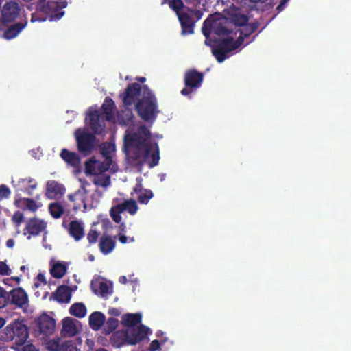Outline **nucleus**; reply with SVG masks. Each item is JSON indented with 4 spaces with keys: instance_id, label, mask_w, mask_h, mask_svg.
<instances>
[{
    "instance_id": "nucleus-11",
    "label": "nucleus",
    "mask_w": 351,
    "mask_h": 351,
    "mask_svg": "<svg viewBox=\"0 0 351 351\" xmlns=\"http://www.w3.org/2000/svg\"><path fill=\"white\" fill-rule=\"evenodd\" d=\"M39 7L45 13L50 16V21H56L64 15V12L58 9L65 7V2L49 0L46 4L40 2Z\"/></svg>"
},
{
    "instance_id": "nucleus-21",
    "label": "nucleus",
    "mask_w": 351,
    "mask_h": 351,
    "mask_svg": "<svg viewBox=\"0 0 351 351\" xmlns=\"http://www.w3.org/2000/svg\"><path fill=\"white\" fill-rule=\"evenodd\" d=\"M91 289L95 293L103 297L108 295L112 292L111 285L100 278H94L92 280Z\"/></svg>"
},
{
    "instance_id": "nucleus-35",
    "label": "nucleus",
    "mask_w": 351,
    "mask_h": 351,
    "mask_svg": "<svg viewBox=\"0 0 351 351\" xmlns=\"http://www.w3.org/2000/svg\"><path fill=\"white\" fill-rule=\"evenodd\" d=\"M51 215L54 218H59L63 213L62 207L58 203H52L49 206Z\"/></svg>"
},
{
    "instance_id": "nucleus-20",
    "label": "nucleus",
    "mask_w": 351,
    "mask_h": 351,
    "mask_svg": "<svg viewBox=\"0 0 351 351\" xmlns=\"http://www.w3.org/2000/svg\"><path fill=\"white\" fill-rule=\"evenodd\" d=\"M202 82V76L201 74L195 71H188L185 75V84L186 88H184L181 93L183 95H187L190 91L189 88H197L199 87Z\"/></svg>"
},
{
    "instance_id": "nucleus-53",
    "label": "nucleus",
    "mask_w": 351,
    "mask_h": 351,
    "mask_svg": "<svg viewBox=\"0 0 351 351\" xmlns=\"http://www.w3.org/2000/svg\"><path fill=\"white\" fill-rule=\"evenodd\" d=\"M283 6H284V4H283V3H281L280 5H279L278 6V8H277L280 11V10H282L283 9Z\"/></svg>"
},
{
    "instance_id": "nucleus-42",
    "label": "nucleus",
    "mask_w": 351,
    "mask_h": 351,
    "mask_svg": "<svg viewBox=\"0 0 351 351\" xmlns=\"http://www.w3.org/2000/svg\"><path fill=\"white\" fill-rule=\"evenodd\" d=\"M19 277L7 278L3 280V283L9 287H14L19 284Z\"/></svg>"
},
{
    "instance_id": "nucleus-55",
    "label": "nucleus",
    "mask_w": 351,
    "mask_h": 351,
    "mask_svg": "<svg viewBox=\"0 0 351 351\" xmlns=\"http://www.w3.org/2000/svg\"><path fill=\"white\" fill-rule=\"evenodd\" d=\"M118 121L120 123H125L126 122L125 121H123V120H121V119H118Z\"/></svg>"
},
{
    "instance_id": "nucleus-18",
    "label": "nucleus",
    "mask_w": 351,
    "mask_h": 351,
    "mask_svg": "<svg viewBox=\"0 0 351 351\" xmlns=\"http://www.w3.org/2000/svg\"><path fill=\"white\" fill-rule=\"evenodd\" d=\"M11 302L16 306L27 311L28 306V296L22 288L14 289L10 292Z\"/></svg>"
},
{
    "instance_id": "nucleus-59",
    "label": "nucleus",
    "mask_w": 351,
    "mask_h": 351,
    "mask_svg": "<svg viewBox=\"0 0 351 351\" xmlns=\"http://www.w3.org/2000/svg\"><path fill=\"white\" fill-rule=\"evenodd\" d=\"M145 80V79L144 77H142V78H141V81H142V82H144Z\"/></svg>"
},
{
    "instance_id": "nucleus-50",
    "label": "nucleus",
    "mask_w": 351,
    "mask_h": 351,
    "mask_svg": "<svg viewBox=\"0 0 351 351\" xmlns=\"http://www.w3.org/2000/svg\"><path fill=\"white\" fill-rule=\"evenodd\" d=\"M109 313L112 315L118 316L120 315V311L116 308H111L109 310Z\"/></svg>"
},
{
    "instance_id": "nucleus-4",
    "label": "nucleus",
    "mask_w": 351,
    "mask_h": 351,
    "mask_svg": "<svg viewBox=\"0 0 351 351\" xmlns=\"http://www.w3.org/2000/svg\"><path fill=\"white\" fill-rule=\"evenodd\" d=\"M142 316L140 313H127L122 316L121 322L127 327L125 330L114 333L111 338L116 347L123 345H136L144 339L150 332L149 328L140 324Z\"/></svg>"
},
{
    "instance_id": "nucleus-29",
    "label": "nucleus",
    "mask_w": 351,
    "mask_h": 351,
    "mask_svg": "<svg viewBox=\"0 0 351 351\" xmlns=\"http://www.w3.org/2000/svg\"><path fill=\"white\" fill-rule=\"evenodd\" d=\"M26 23L21 24L18 23L10 27L7 29L5 28L4 30H3L4 32L3 37L7 40H10L15 38L21 32V31L26 26Z\"/></svg>"
},
{
    "instance_id": "nucleus-12",
    "label": "nucleus",
    "mask_w": 351,
    "mask_h": 351,
    "mask_svg": "<svg viewBox=\"0 0 351 351\" xmlns=\"http://www.w3.org/2000/svg\"><path fill=\"white\" fill-rule=\"evenodd\" d=\"M138 210V206L134 200L128 199L121 204L113 206L110 210V215L116 223L121 220L120 214L123 211H128L130 215H134Z\"/></svg>"
},
{
    "instance_id": "nucleus-32",
    "label": "nucleus",
    "mask_w": 351,
    "mask_h": 351,
    "mask_svg": "<svg viewBox=\"0 0 351 351\" xmlns=\"http://www.w3.org/2000/svg\"><path fill=\"white\" fill-rule=\"evenodd\" d=\"M60 155L62 159L71 166L77 167L80 164V158L75 153L64 149Z\"/></svg>"
},
{
    "instance_id": "nucleus-26",
    "label": "nucleus",
    "mask_w": 351,
    "mask_h": 351,
    "mask_svg": "<svg viewBox=\"0 0 351 351\" xmlns=\"http://www.w3.org/2000/svg\"><path fill=\"white\" fill-rule=\"evenodd\" d=\"M50 265V273L53 277L61 278L66 274L67 265L65 263L59 261H52Z\"/></svg>"
},
{
    "instance_id": "nucleus-41",
    "label": "nucleus",
    "mask_w": 351,
    "mask_h": 351,
    "mask_svg": "<svg viewBox=\"0 0 351 351\" xmlns=\"http://www.w3.org/2000/svg\"><path fill=\"white\" fill-rule=\"evenodd\" d=\"M11 191L10 189L4 184L0 185V198L6 199L10 197Z\"/></svg>"
},
{
    "instance_id": "nucleus-57",
    "label": "nucleus",
    "mask_w": 351,
    "mask_h": 351,
    "mask_svg": "<svg viewBox=\"0 0 351 351\" xmlns=\"http://www.w3.org/2000/svg\"><path fill=\"white\" fill-rule=\"evenodd\" d=\"M0 351H8V350L5 348H0Z\"/></svg>"
},
{
    "instance_id": "nucleus-47",
    "label": "nucleus",
    "mask_w": 351,
    "mask_h": 351,
    "mask_svg": "<svg viewBox=\"0 0 351 351\" xmlns=\"http://www.w3.org/2000/svg\"><path fill=\"white\" fill-rule=\"evenodd\" d=\"M98 237V233L94 230H90L87 235V239L90 243H95Z\"/></svg>"
},
{
    "instance_id": "nucleus-49",
    "label": "nucleus",
    "mask_w": 351,
    "mask_h": 351,
    "mask_svg": "<svg viewBox=\"0 0 351 351\" xmlns=\"http://www.w3.org/2000/svg\"><path fill=\"white\" fill-rule=\"evenodd\" d=\"M119 241L121 243L125 244V243H127L128 242H133L134 240L133 237L128 238L125 235L120 234L119 237Z\"/></svg>"
},
{
    "instance_id": "nucleus-37",
    "label": "nucleus",
    "mask_w": 351,
    "mask_h": 351,
    "mask_svg": "<svg viewBox=\"0 0 351 351\" xmlns=\"http://www.w3.org/2000/svg\"><path fill=\"white\" fill-rule=\"evenodd\" d=\"M14 351H39L32 343H28L23 346H17L12 348Z\"/></svg>"
},
{
    "instance_id": "nucleus-9",
    "label": "nucleus",
    "mask_w": 351,
    "mask_h": 351,
    "mask_svg": "<svg viewBox=\"0 0 351 351\" xmlns=\"http://www.w3.org/2000/svg\"><path fill=\"white\" fill-rule=\"evenodd\" d=\"M19 8L15 2L6 3L0 12V30L7 28L8 23L19 16Z\"/></svg>"
},
{
    "instance_id": "nucleus-44",
    "label": "nucleus",
    "mask_w": 351,
    "mask_h": 351,
    "mask_svg": "<svg viewBox=\"0 0 351 351\" xmlns=\"http://www.w3.org/2000/svg\"><path fill=\"white\" fill-rule=\"evenodd\" d=\"M23 221V215L20 211H16L14 213L12 216V221L16 224V226L20 225Z\"/></svg>"
},
{
    "instance_id": "nucleus-15",
    "label": "nucleus",
    "mask_w": 351,
    "mask_h": 351,
    "mask_svg": "<svg viewBox=\"0 0 351 351\" xmlns=\"http://www.w3.org/2000/svg\"><path fill=\"white\" fill-rule=\"evenodd\" d=\"M14 205L19 208L35 212L43 206V203L40 195H37L34 199L15 197Z\"/></svg>"
},
{
    "instance_id": "nucleus-8",
    "label": "nucleus",
    "mask_w": 351,
    "mask_h": 351,
    "mask_svg": "<svg viewBox=\"0 0 351 351\" xmlns=\"http://www.w3.org/2000/svg\"><path fill=\"white\" fill-rule=\"evenodd\" d=\"M12 185L16 192V197H21V193L32 195L38 184L34 179L27 177L12 178Z\"/></svg>"
},
{
    "instance_id": "nucleus-7",
    "label": "nucleus",
    "mask_w": 351,
    "mask_h": 351,
    "mask_svg": "<svg viewBox=\"0 0 351 351\" xmlns=\"http://www.w3.org/2000/svg\"><path fill=\"white\" fill-rule=\"evenodd\" d=\"M171 9L175 10L182 25V33L184 35L193 32V20L191 18L192 12L183 8V3L180 0H173L169 3Z\"/></svg>"
},
{
    "instance_id": "nucleus-31",
    "label": "nucleus",
    "mask_w": 351,
    "mask_h": 351,
    "mask_svg": "<svg viewBox=\"0 0 351 351\" xmlns=\"http://www.w3.org/2000/svg\"><path fill=\"white\" fill-rule=\"evenodd\" d=\"M105 320L104 315L100 312H95L92 313L89 317V323L91 328L97 330L101 325L104 324Z\"/></svg>"
},
{
    "instance_id": "nucleus-19",
    "label": "nucleus",
    "mask_w": 351,
    "mask_h": 351,
    "mask_svg": "<svg viewBox=\"0 0 351 351\" xmlns=\"http://www.w3.org/2000/svg\"><path fill=\"white\" fill-rule=\"evenodd\" d=\"M86 124L95 132L100 133L103 130V121L99 115L97 110L93 108H90L86 118Z\"/></svg>"
},
{
    "instance_id": "nucleus-46",
    "label": "nucleus",
    "mask_w": 351,
    "mask_h": 351,
    "mask_svg": "<svg viewBox=\"0 0 351 351\" xmlns=\"http://www.w3.org/2000/svg\"><path fill=\"white\" fill-rule=\"evenodd\" d=\"M165 340L162 341L161 343L158 340H153L149 347V351H156L160 349L162 343H164Z\"/></svg>"
},
{
    "instance_id": "nucleus-24",
    "label": "nucleus",
    "mask_w": 351,
    "mask_h": 351,
    "mask_svg": "<svg viewBox=\"0 0 351 351\" xmlns=\"http://www.w3.org/2000/svg\"><path fill=\"white\" fill-rule=\"evenodd\" d=\"M45 228L46 223L44 221L34 218L28 221L26 230L31 235H38L44 231Z\"/></svg>"
},
{
    "instance_id": "nucleus-1",
    "label": "nucleus",
    "mask_w": 351,
    "mask_h": 351,
    "mask_svg": "<svg viewBox=\"0 0 351 351\" xmlns=\"http://www.w3.org/2000/svg\"><path fill=\"white\" fill-rule=\"evenodd\" d=\"M124 150L128 157L137 164L156 165L160 159L159 148L149 130L141 125L129 127L124 137Z\"/></svg>"
},
{
    "instance_id": "nucleus-27",
    "label": "nucleus",
    "mask_w": 351,
    "mask_h": 351,
    "mask_svg": "<svg viewBox=\"0 0 351 351\" xmlns=\"http://www.w3.org/2000/svg\"><path fill=\"white\" fill-rule=\"evenodd\" d=\"M137 182L138 183L134 189V192L137 195V198L140 203L147 204L149 200L153 197V193L150 190L143 189L138 179H137Z\"/></svg>"
},
{
    "instance_id": "nucleus-40",
    "label": "nucleus",
    "mask_w": 351,
    "mask_h": 351,
    "mask_svg": "<svg viewBox=\"0 0 351 351\" xmlns=\"http://www.w3.org/2000/svg\"><path fill=\"white\" fill-rule=\"evenodd\" d=\"M118 326V320L115 318H110L108 319L106 323V330L107 332L110 333L112 330H114L117 326Z\"/></svg>"
},
{
    "instance_id": "nucleus-33",
    "label": "nucleus",
    "mask_w": 351,
    "mask_h": 351,
    "mask_svg": "<svg viewBox=\"0 0 351 351\" xmlns=\"http://www.w3.org/2000/svg\"><path fill=\"white\" fill-rule=\"evenodd\" d=\"M69 313L73 316L82 318L86 315V308L82 303H75L71 306Z\"/></svg>"
},
{
    "instance_id": "nucleus-23",
    "label": "nucleus",
    "mask_w": 351,
    "mask_h": 351,
    "mask_svg": "<svg viewBox=\"0 0 351 351\" xmlns=\"http://www.w3.org/2000/svg\"><path fill=\"white\" fill-rule=\"evenodd\" d=\"M101 152L104 157V161L112 166V170L116 171L117 166L114 162L113 157L115 154V145L112 143H106L101 145Z\"/></svg>"
},
{
    "instance_id": "nucleus-48",
    "label": "nucleus",
    "mask_w": 351,
    "mask_h": 351,
    "mask_svg": "<svg viewBox=\"0 0 351 351\" xmlns=\"http://www.w3.org/2000/svg\"><path fill=\"white\" fill-rule=\"evenodd\" d=\"M6 298V291L0 287V307L4 306Z\"/></svg>"
},
{
    "instance_id": "nucleus-34",
    "label": "nucleus",
    "mask_w": 351,
    "mask_h": 351,
    "mask_svg": "<svg viewBox=\"0 0 351 351\" xmlns=\"http://www.w3.org/2000/svg\"><path fill=\"white\" fill-rule=\"evenodd\" d=\"M83 193H84V190H77L75 193L69 195L68 197L70 201L75 202L77 206H80L84 200Z\"/></svg>"
},
{
    "instance_id": "nucleus-16",
    "label": "nucleus",
    "mask_w": 351,
    "mask_h": 351,
    "mask_svg": "<svg viewBox=\"0 0 351 351\" xmlns=\"http://www.w3.org/2000/svg\"><path fill=\"white\" fill-rule=\"evenodd\" d=\"M65 192L64 186L56 180H49L46 184L45 195L49 199H59Z\"/></svg>"
},
{
    "instance_id": "nucleus-43",
    "label": "nucleus",
    "mask_w": 351,
    "mask_h": 351,
    "mask_svg": "<svg viewBox=\"0 0 351 351\" xmlns=\"http://www.w3.org/2000/svg\"><path fill=\"white\" fill-rule=\"evenodd\" d=\"M46 285V279L43 274H38L36 281L34 282V287L36 288L40 287Z\"/></svg>"
},
{
    "instance_id": "nucleus-58",
    "label": "nucleus",
    "mask_w": 351,
    "mask_h": 351,
    "mask_svg": "<svg viewBox=\"0 0 351 351\" xmlns=\"http://www.w3.org/2000/svg\"><path fill=\"white\" fill-rule=\"evenodd\" d=\"M73 278H74L75 280H76V281H77V279H76L77 276H76V275H74V276H73Z\"/></svg>"
},
{
    "instance_id": "nucleus-30",
    "label": "nucleus",
    "mask_w": 351,
    "mask_h": 351,
    "mask_svg": "<svg viewBox=\"0 0 351 351\" xmlns=\"http://www.w3.org/2000/svg\"><path fill=\"white\" fill-rule=\"evenodd\" d=\"M115 245L114 241L110 237L104 236L101 238L99 247L102 253L109 254L112 251Z\"/></svg>"
},
{
    "instance_id": "nucleus-6",
    "label": "nucleus",
    "mask_w": 351,
    "mask_h": 351,
    "mask_svg": "<svg viewBox=\"0 0 351 351\" xmlns=\"http://www.w3.org/2000/svg\"><path fill=\"white\" fill-rule=\"evenodd\" d=\"M4 339L14 341L16 346H23L29 337V330L23 320H15L3 330Z\"/></svg>"
},
{
    "instance_id": "nucleus-38",
    "label": "nucleus",
    "mask_w": 351,
    "mask_h": 351,
    "mask_svg": "<svg viewBox=\"0 0 351 351\" xmlns=\"http://www.w3.org/2000/svg\"><path fill=\"white\" fill-rule=\"evenodd\" d=\"M232 20L237 25H243L247 21V17L245 15L240 14H235Z\"/></svg>"
},
{
    "instance_id": "nucleus-28",
    "label": "nucleus",
    "mask_w": 351,
    "mask_h": 351,
    "mask_svg": "<svg viewBox=\"0 0 351 351\" xmlns=\"http://www.w3.org/2000/svg\"><path fill=\"white\" fill-rule=\"evenodd\" d=\"M103 113L106 115L108 121L115 120V109L113 101L110 98H106L102 105Z\"/></svg>"
},
{
    "instance_id": "nucleus-5",
    "label": "nucleus",
    "mask_w": 351,
    "mask_h": 351,
    "mask_svg": "<svg viewBox=\"0 0 351 351\" xmlns=\"http://www.w3.org/2000/svg\"><path fill=\"white\" fill-rule=\"evenodd\" d=\"M112 166L105 161H101L93 156L84 162V173L93 178V182L97 187L106 189L110 185V177L108 173Z\"/></svg>"
},
{
    "instance_id": "nucleus-10",
    "label": "nucleus",
    "mask_w": 351,
    "mask_h": 351,
    "mask_svg": "<svg viewBox=\"0 0 351 351\" xmlns=\"http://www.w3.org/2000/svg\"><path fill=\"white\" fill-rule=\"evenodd\" d=\"M75 136L79 150L85 154H88L94 145V136L88 132L86 129L77 130Z\"/></svg>"
},
{
    "instance_id": "nucleus-13",
    "label": "nucleus",
    "mask_w": 351,
    "mask_h": 351,
    "mask_svg": "<svg viewBox=\"0 0 351 351\" xmlns=\"http://www.w3.org/2000/svg\"><path fill=\"white\" fill-rule=\"evenodd\" d=\"M55 320L47 314L41 315L36 320V332L43 335H50L55 330Z\"/></svg>"
},
{
    "instance_id": "nucleus-51",
    "label": "nucleus",
    "mask_w": 351,
    "mask_h": 351,
    "mask_svg": "<svg viewBox=\"0 0 351 351\" xmlns=\"http://www.w3.org/2000/svg\"><path fill=\"white\" fill-rule=\"evenodd\" d=\"M14 245V241L13 239H8L6 242V246L9 248L13 247Z\"/></svg>"
},
{
    "instance_id": "nucleus-56",
    "label": "nucleus",
    "mask_w": 351,
    "mask_h": 351,
    "mask_svg": "<svg viewBox=\"0 0 351 351\" xmlns=\"http://www.w3.org/2000/svg\"><path fill=\"white\" fill-rule=\"evenodd\" d=\"M96 351H107V350L104 348H101V349L97 350Z\"/></svg>"
},
{
    "instance_id": "nucleus-14",
    "label": "nucleus",
    "mask_w": 351,
    "mask_h": 351,
    "mask_svg": "<svg viewBox=\"0 0 351 351\" xmlns=\"http://www.w3.org/2000/svg\"><path fill=\"white\" fill-rule=\"evenodd\" d=\"M61 333L64 337H73L82 330V326L78 320L72 317H65L62 321Z\"/></svg>"
},
{
    "instance_id": "nucleus-17",
    "label": "nucleus",
    "mask_w": 351,
    "mask_h": 351,
    "mask_svg": "<svg viewBox=\"0 0 351 351\" xmlns=\"http://www.w3.org/2000/svg\"><path fill=\"white\" fill-rule=\"evenodd\" d=\"M90 184L88 182H85L82 184V186L78 190H84V193H83L82 198V204L84 208L87 207H93L97 204L101 197V193L97 191L93 194L90 193Z\"/></svg>"
},
{
    "instance_id": "nucleus-54",
    "label": "nucleus",
    "mask_w": 351,
    "mask_h": 351,
    "mask_svg": "<svg viewBox=\"0 0 351 351\" xmlns=\"http://www.w3.org/2000/svg\"><path fill=\"white\" fill-rule=\"evenodd\" d=\"M38 19L36 18V16L34 15H32V19H31V21L32 22H34L36 21H37Z\"/></svg>"
},
{
    "instance_id": "nucleus-39",
    "label": "nucleus",
    "mask_w": 351,
    "mask_h": 351,
    "mask_svg": "<svg viewBox=\"0 0 351 351\" xmlns=\"http://www.w3.org/2000/svg\"><path fill=\"white\" fill-rule=\"evenodd\" d=\"M119 281L121 284H126L128 282H130L134 284V285H138V280L137 278H135L134 275H130L129 276V279L125 276H122L119 277Z\"/></svg>"
},
{
    "instance_id": "nucleus-3",
    "label": "nucleus",
    "mask_w": 351,
    "mask_h": 351,
    "mask_svg": "<svg viewBox=\"0 0 351 351\" xmlns=\"http://www.w3.org/2000/svg\"><path fill=\"white\" fill-rule=\"evenodd\" d=\"M122 99L125 106L136 103L138 114L146 122L153 123L159 112L156 99L147 86L130 84L123 94Z\"/></svg>"
},
{
    "instance_id": "nucleus-22",
    "label": "nucleus",
    "mask_w": 351,
    "mask_h": 351,
    "mask_svg": "<svg viewBox=\"0 0 351 351\" xmlns=\"http://www.w3.org/2000/svg\"><path fill=\"white\" fill-rule=\"evenodd\" d=\"M77 285L60 286L53 295L54 300L59 302L68 303L71 300L72 292L77 290Z\"/></svg>"
},
{
    "instance_id": "nucleus-25",
    "label": "nucleus",
    "mask_w": 351,
    "mask_h": 351,
    "mask_svg": "<svg viewBox=\"0 0 351 351\" xmlns=\"http://www.w3.org/2000/svg\"><path fill=\"white\" fill-rule=\"evenodd\" d=\"M84 224L81 221L73 220L69 224V234L75 241H79L84 235Z\"/></svg>"
},
{
    "instance_id": "nucleus-60",
    "label": "nucleus",
    "mask_w": 351,
    "mask_h": 351,
    "mask_svg": "<svg viewBox=\"0 0 351 351\" xmlns=\"http://www.w3.org/2000/svg\"><path fill=\"white\" fill-rule=\"evenodd\" d=\"M1 319V318L0 317V319Z\"/></svg>"
},
{
    "instance_id": "nucleus-52",
    "label": "nucleus",
    "mask_w": 351,
    "mask_h": 351,
    "mask_svg": "<svg viewBox=\"0 0 351 351\" xmlns=\"http://www.w3.org/2000/svg\"><path fill=\"white\" fill-rule=\"evenodd\" d=\"M5 324V320L4 319H0V328H1Z\"/></svg>"
},
{
    "instance_id": "nucleus-2",
    "label": "nucleus",
    "mask_w": 351,
    "mask_h": 351,
    "mask_svg": "<svg viewBox=\"0 0 351 351\" xmlns=\"http://www.w3.org/2000/svg\"><path fill=\"white\" fill-rule=\"evenodd\" d=\"M228 19L219 14L211 15L204 23L202 32L208 38V36L214 33L221 36L219 44L213 48V53L219 62H222L229 57V53L241 45L243 38L239 29L229 32L228 28L231 25ZM205 43L208 45V39Z\"/></svg>"
},
{
    "instance_id": "nucleus-45",
    "label": "nucleus",
    "mask_w": 351,
    "mask_h": 351,
    "mask_svg": "<svg viewBox=\"0 0 351 351\" xmlns=\"http://www.w3.org/2000/svg\"><path fill=\"white\" fill-rule=\"evenodd\" d=\"M11 274V269L6 264L5 262L0 261V274L1 275H10Z\"/></svg>"
},
{
    "instance_id": "nucleus-36",
    "label": "nucleus",
    "mask_w": 351,
    "mask_h": 351,
    "mask_svg": "<svg viewBox=\"0 0 351 351\" xmlns=\"http://www.w3.org/2000/svg\"><path fill=\"white\" fill-rule=\"evenodd\" d=\"M60 351H78L75 343L72 341H66L62 343L59 348Z\"/></svg>"
}]
</instances>
